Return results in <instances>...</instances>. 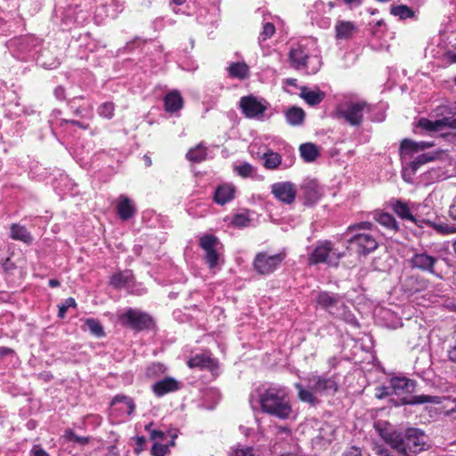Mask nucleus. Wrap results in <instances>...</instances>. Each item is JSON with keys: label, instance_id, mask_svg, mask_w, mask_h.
I'll use <instances>...</instances> for the list:
<instances>
[{"label": "nucleus", "instance_id": "393cba45", "mask_svg": "<svg viewBox=\"0 0 456 456\" xmlns=\"http://www.w3.org/2000/svg\"><path fill=\"white\" fill-rule=\"evenodd\" d=\"M235 190L234 187L229 184L220 185L216 188L214 195V200L216 203L223 206L234 198Z\"/></svg>", "mask_w": 456, "mask_h": 456}, {"label": "nucleus", "instance_id": "864d4df0", "mask_svg": "<svg viewBox=\"0 0 456 456\" xmlns=\"http://www.w3.org/2000/svg\"><path fill=\"white\" fill-rule=\"evenodd\" d=\"M342 456H362V451L359 447L351 446L343 452Z\"/></svg>", "mask_w": 456, "mask_h": 456}, {"label": "nucleus", "instance_id": "e433bc0d", "mask_svg": "<svg viewBox=\"0 0 456 456\" xmlns=\"http://www.w3.org/2000/svg\"><path fill=\"white\" fill-rule=\"evenodd\" d=\"M264 166L267 169H275L281 163V156L274 151H269L264 154Z\"/></svg>", "mask_w": 456, "mask_h": 456}, {"label": "nucleus", "instance_id": "7ed1b4c3", "mask_svg": "<svg viewBox=\"0 0 456 456\" xmlns=\"http://www.w3.org/2000/svg\"><path fill=\"white\" fill-rule=\"evenodd\" d=\"M345 256V252L338 251L330 240L319 243L308 256L309 265L326 263L337 266L339 260Z\"/></svg>", "mask_w": 456, "mask_h": 456}, {"label": "nucleus", "instance_id": "1a4fd4ad", "mask_svg": "<svg viewBox=\"0 0 456 456\" xmlns=\"http://www.w3.org/2000/svg\"><path fill=\"white\" fill-rule=\"evenodd\" d=\"M217 237L212 234H204L200 238L199 245L204 250V259L210 269L217 266L220 254L217 252L216 247L219 245Z\"/></svg>", "mask_w": 456, "mask_h": 456}, {"label": "nucleus", "instance_id": "f257e3e1", "mask_svg": "<svg viewBox=\"0 0 456 456\" xmlns=\"http://www.w3.org/2000/svg\"><path fill=\"white\" fill-rule=\"evenodd\" d=\"M261 411L281 420L289 419L293 414L288 392L281 387H269L258 394Z\"/></svg>", "mask_w": 456, "mask_h": 456}, {"label": "nucleus", "instance_id": "ea45409f", "mask_svg": "<svg viewBox=\"0 0 456 456\" xmlns=\"http://www.w3.org/2000/svg\"><path fill=\"white\" fill-rule=\"evenodd\" d=\"M437 156L438 152L421 154L411 163V167L413 170H416L420 165L435 160Z\"/></svg>", "mask_w": 456, "mask_h": 456}, {"label": "nucleus", "instance_id": "bf43d9fd", "mask_svg": "<svg viewBox=\"0 0 456 456\" xmlns=\"http://www.w3.org/2000/svg\"><path fill=\"white\" fill-rule=\"evenodd\" d=\"M166 434L161 430L152 429L151 431L150 439L151 440H164L166 439Z\"/></svg>", "mask_w": 456, "mask_h": 456}, {"label": "nucleus", "instance_id": "49530a36", "mask_svg": "<svg viewBox=\"0 0 456 456\" xmlns=\"http://www.w3.org/2000/svg\"><path fill=\"white\" fill-rule=\"evenodd\" d=\"M169 452V445H165L159 443H154L151 453L152 456H165Z\"/></svg>", "mask_w": 456, "mask_h": 456}, {"label": "nucleus", "instance_id": "20e7f679", "mask_svg": "<svg viewBox=\"0 0 456 456\" xmlns=\"http://www.w3.org/2000/svg\"><path fill=\"white\" fill-rule=\"evenodd\" d=\"M427 437L418 428H408L401 439V452L405 456H413L426 450Z\"/></svg>", "mask_w": 456, "mask_h": 456}, {"label": "nucleus", "instance_id": "aec40b11", "mask_svg": "<svg viewBox=\"0 0 456 456\" xmlns=\"http://www.w3.org/2000/svg\"><path fill=\"white\" fill-rule=\"evenodd\" d=\"M302 191L307 205L315 204L322 196L321 190L314 181L306 182L302 186Z\"/></svg>", "mask_w": 456, "mask_h": 456}, {"label": "nucleus", "instance_id": "052dcab7", "mask_svg": "<svg viewBox=\"0 0 456 456\" xmlns=\"http://www.w3.org/2000/svg\"><path fill=\"white\" fill-rule=\"evenodd\" d=\"M30 454L31 456H50L49 453L42 449L39 445H34Z\"/></svg>", "mask_w": 456, "mask_h": 456}, {"label": "nucleus", "instance_id": "f03ea898", "mask_svg": "<svg viewBox=\"0 0 456 456\" xmlns=\"http://www.w3.org/2000/svg\"><path fill=\"white\" fill-rule=\"evenodd\" d=\"M119 323L135 332L149 330L154 327L153 318L147 313L138 309L128 308L118 316Z\"/></svg>", "mask_w": 456, "mask_h": 456}, {"label": "nucleus", "instance_id": "c9c22d12", "mask_svg": "<svg viewBox=\"0 0 456 456\" xmlns=\"http://www.w3.org/2000/svg\"><path fill=\"white\" fill-rule=\"evenodd\" d=\"M434 146L433 142H415L411 140L404 139L401 141V150H410L415 152L423 151L428 148H431Z\"/></svg>", "mask_w": 456, "mask_h": 456}, {"label": "nucleus", "instance_id": "79ce46f5", "mask_svg": "<svg viewBox=\"0 0 456 456\" xmlns=\"http://www.w3.org/2000/svg\"><path fill=\"white\" fill-rule=\"evenodd\" d=\"M69 307H77L76 300L73 297H68L63 303L58 305V317L63 319Z\"/></svg>", "mask_w": 456, "mask_h": 456}, {"label": "nucleus", "instance_id": "69168bd1", "mask_svg": "<svg viewBox=\"0 0 456 456\" xmlns=\"http://www.w3.org/2000/svg\"><path fill=\"white\" fill-rule=\"evenodd\" d=\"M14 350L7 346H0V358H4L7 355L13 354Z\"/></svg>", "mask_w": 456, "mask_h": 456}, {"label": "nucleus", "instance_id": "f704fd0d", "mask_svg": "<svg viewBox=\"0 0 456 456\" xmlns=\"http://www.w3.org/2000/svg\"><path fill=\"white\" fill-rule=\"evenodd\" d=\"M85 325L92 335L97 338H102L105 336L104 328L99 320L87 318L85 320Z\"/></svg>", "mask_w": 456, "mask_h": 456}, {"label": "nucleus", "instance_id": "f3484780", "mask_svg": "<svg viewBox=\"0 0 456 456\" xmlns=\"http://www.w3.org/2000/svg\"><path fill=\"white\" fill-rule=\"evenodd\" d=\"M316 303L322 308L332 313V310L340 303V297L335 293L321 291L316 297Z\"/></svg>", "mask_w": 456, "mask_h": 456}, {"label": "nucleus", "instance_id": "774afa93", "mask_svg": "<svg viewBox=\"0 0 456 456\" xmlns=\"http://www.w3.org/2000/svg\"><path fill=\"white\" fill-rule=\"evenodd\" d=\"M126 404L127 405V414L131 415L135 410V404L133 399L130 397Z\"/></svg>", "mask_w": 456, "mask_h": 456}, {"label": "nucleus", "instance_id": "dca6fc26", "mask_svg": "<svg viewBox=\"0 0 456 456\" xmlns=\"http://www.w3.org/2000/svg\"><path fill=\"white\" fill-rule=\"evenodd\" d=\"M180 388L179 382L171 377H167L152 386V391L158 397L166 394L175 392Z\"/></svg>", "mask_w": 456, "mask_h": 456}, {"label": "nucleus", "instance_id": "4be33fe9", "mask_svg": "<svg viewBox=\"0 0 456 456\" xmlns=\"http://www.w3.org/2000/svg\"><path fill=\"white\" fill-rule=\"evenodd\" d=\"M291 65L295 69H302L307 66L308 54L305 48L297 46L290 50L289 54Z\"/></svg>", "mask_w": 456, "mask_h": 456}, {"label": "nucleus", "instance_id": "603ef678", "mask_svg": "<svg viewBox=\"0 0 456 456\" xmlns=\"http://www.w3.org/2000/svg\"><path fill=\"white\" fill-rule=\"evenodd\" d=\"M371 226H372V224L370 222H361V223L348 226L347 232H353L356 229L370 230L371 228Z\"/></svg>", "mask_w": 456, "mask_h": 456}, {"label": "nucleus", "instance_id": "a211bd4d", "mask_svg": "<svg viewBox=\"0 0 456 456\" xmlns=\"http://www.w3.org/2000/svg\"><path fill=\"white\" fill-rule=\"evenodd\" d=\"M357 30V26L354 22L338 20L335 26V37L338 40H346L351 38Z\"/></svg>", "mask_w": 456, "mask_h": 456}, {"label": "nucleus", "instance_id": "ddd939ff", "mask_svg": "<svg viewBox=\"0 0 456 456\" xmlns=\"http://www.w3.org/2000/svg\"><path fill=\"white\" fill-rule=\"evenodd\" d=\"M116 212L120 220L127 221L135 216L137 208L133 200L120 194L116 201Z\"/></svg>", "mask_w": 456, "mask_h": 456}, {"label": "nucleus", "instance_id": "7c9ffc66", "mask_svg": "<svg viewBox=\"0 0 456 456\" xmlns=\"http://www.w3.org/2000/svg\"><path fill=\"white\" fill-rule=\"evenodd\" d=\"M207 147L202 142L189 150L186 158L189 161L200 163L207 159Z\"/></svg>", "mask_w": 456, "mask_h": 456}, {"label": "nucleus", "instance_id": "4468645a", "mask_svg": "<svg viewBox=\"0 0 456 456\" xmlns=\"http://www.w3.org/2000/svg\"><path fill=\"white\" fill-rule=\"evenodd\" d=\"M436 262V257L430 256L426 252L416 253L410 259V264L412 268H417L432 274H436L435 271V265Z\"/></svg>", "mask_w": 456, "mask_h": 456}, {"label": "nucleus", "instance_id": "f8f14e48", "mask_svg": "<svg viewBox=\"0 0 456 456\" xmlns=\"http://www.w3.org/2000/svg\"><path fill=\"white\" fill-rule=\"evenodd\" d=\"M272 193L278 200L289 205L295 201L297 190L292 183L281 182L272 185Z\"/></svg>", "mask_w": 456, "mask_h": 456}, {"label": "nucleus", "instance_id": "b1692460", "mask_svg": "<svg viewBox=\"0 0 456 456\" xmlns=\"http://www.w3.org/2000/svg\"><path fill=\"white\" fill-rule=\"evenodd\" d=\"M10 238L14 240L22 241L25 244H31L33 237L27 228L19 224H12L10 227Z\"/></svg>", "mask_w": 456, "mask_h": 456}, {"label": "nucleus", "instance_id": "bb28decb", "mask_svg": "<svg viewBox=\"0 0 456 456\" xmlns=\"http://www.w3.org/2000/svg\"><path fill=\"white\" fill-rule=\"evenodd\" d=\"M295 388L297 390V397L299 401L303 403H307L312 406H315L319 403V400L314 395V391L309 388H305L301 383H295Z\"/></svg>", "mask_w": 456, "mask_h": 456}, {"label": "nucleus", "instance_id": "2eb2a0df", "mask_svg": "<svg viewBox=\"0 0 456 456\" xmlns=\"http://www.w3.org/2000/svg\"><path fill=\"white\" fill-rule=\"evenodd\" d=\"M164 108L167 113H175L183 109L184 101L178 90H172L163 98Z\"/></svg>", "mask_w": 456, "mask_h": 456}, {"label": "nucleus", "instance_id": "0e129e2a", "mask_svg": "<svg viewBox=\"0 0 456 456\" xmlns=\"http://www.w3.org/2000/svg\"><path fill=\"white\" fill-rule=\"evenodd\" d=\"M449 216L456 221V196L453 198L452 202L449 208Z\"/></svg>", "mask_w": 456, "mask_h": 456}, {"label": "nucleus", "instance_id": "6e6552de", "mask_svg": "<svg viewBox=\"0 0 456 456\" xmlns=\"http://www.w3.org/2000/svg\"><path fill=\"white\" fill-rule=\"evenodd\" d=\"M378 247L375 238L369 233H358L347 240L348 250L354 251L359 256H366Z\"/></svg>", "mask_w": 456, "mask_h": 456}, {"label": "nucleus", "instance_id": "4c0bfd02", "mask_svg": "<svg viewBox=\"0 0 456 456\" xmlns=\"http://www.w3.org/2000/svg\"><path fill=\"white\" fill-rule=\"evenodd\" d=\"M130 280L128 272H118L110 277V284L116 289L125 287Z\"/></svg>", "mask_w": 456, "mask_h": 456}, {"label": "nucleus", "instance_id": "5fc2aeb1", "mask_svg": "<svg viewBox=\"0 0 456 456\" xmlns=\"http://www.w3.org/2000/svg\"><path fill=\"white\" fill-rule=\"evenodd\" d=\"M135 441H136V447L134 448V452L136 454H139L144 449V445L146 444V439L144 436H136Z\"/></svg>", "mask_w": 456, "mask_h": 456}, {"label": "nucleus", "instance_id": "a18cd8bd", "mask_svg": "<svg viewBox=\"0 0 456 456\" xmlns=\"http://www.w3.org/2000/svg\"><path fill=\"white\" fill-rule=\"evenodd\" d=\"M250 219L245 214H236L232 219V224L235 227L242 228L248 225Z\"/></svg>", "mask_w": 456, "mask_h": 456}, {"label": "nucleus", "instance_id": "e2e57ef3", "mask_svg": "<svg viewBox=\"0 0 456 456\" xmlns=\"http://www.w3.org/2000/svg\"><path fill=\"white\" fill-rule=\"evenodd\" d=\"M448 357L452 362H456V338L453 345L448 350Z\"/></svg>", "mask_w": 456, "mask_h": 456}, {"label": "nucleus", "instance_id": "8fccbe9b", "mask_svg": "<svg viewBox=\"0 0 456 456\" xmlns=\"http://www.w3.org/2000/svg\"><path fill=\"white\" fill-rule=\"evenodd\" d=\"M415 381L405 378H401V390L406 391L407 393H412L415 389Z\"/></svg>", "mask_w": 456, "mask_h": 456}, {"label": "nucleus", "instance_id": "3c124183", "mask_svg": "<svg viewBox=\"0 0 456 456\" xmlns=\"http://www.w3.org/2000/svg\"><path fill=\"white\" fill-rule=\"evenodd\" d=\"M67 438L69 440V441H73L75 443H77V444H86L89 443V438L88 437H86V436H78L77 435H76L75 433H73L72 431H70L69 433V435L67 436Z\"/></svg>", "mask_w": 456, "mask_h": 456}, {"label": "nucleus", "instance_id": "39448f33", "mask_svg": "<svg viewBox=\"0 0 456 456\" xmlns=\"http://www.w3.org/2000/svg\"><path fill=\"white\" fill-rule=\"evenodd\" d=\"M286 258L285 252L269 255L267 252H259L253 261L254 270L261 274L267 275L273 273Z\"/></svg>", "mask_w": 456, "mask_h": 456}, {"label": "nucleus", "instance_id": "6ab92c4d", "mask_svg": "<svg viewBox=\"0 0 456 456\" xmlns=\"http://www.w3.org/2000/svg\"><path fill=\"white\" fill-rule=\"evenodd\" d=\"M450 399L449 396H433V395H414L411 397L401 396V404H421L426 403H430L434 404L442 403L443 400Z\"/></svg>", "mask_w": 456, "mask_h": 456}, {"label": "nucleus", "instance_id": "338daca9", "mask_svg": "<svg viewBox=\"0 0 456 456\" xmlns=\"http://www.w3.org/2000/svg\"><path fill=\"white\" fill-rule=\"evenodd\" d=\"M276 428H277L278 434H286V435L291 434L290 428L287 426H277Z\"/></svg>", "mask_w": 456, "mask_h": 456}, {"label": "nucleus", "instance_id": "cd10ccee", "mask_svg": "<svg viewBox=\"0 0 456 456\" xmlns=\"http://www.w3.org/2000/svg\"><path fill=\"white\" fill-rule=\"evenodd\" d=\"M372 216L380 225L387 229L397 230V222L392 215L382 210H375Z\"/></svg>", "mask_w": 456, "mask_h": 456}, {"label": "nucleus", "instance_id": "c85d7f7f", "mask_svg": "<svg viewBox=\"0 0 456 456\" xmlns=\"http://www.w3.org/2000/svg\"><path fill=\"white\" fill-rule=\"evenodd\" d=\"M301 158L305 162H313L320 155L318 147L313 142H305L299 146Z\"/></svg>", "mask_w": 456, "mask_h": 456}, {"label": "nucleus", "instance_id": "58836bf2", "mask_svg": "<svg viewBox=\"0 0 456 456\" xmlns=\"http://www.w3.org/2000/svg\"><path fill=\"white\" fill-rule=\"evenodd\" d=\"M97 112L100 117L111 119L115 115V104L113 102H105L99 105Z\"/></svg>", "mask_w": 456, "mask_h": 456}, {"label": "nucleus", "instance_id": "c03bdc74", "mask_svg": "<svg viewBox=\"0 0 456 456\" xmlns=\"http://www.w3.org/2000/svg\"><path fill=\"white\" fill-rule=\"evenodd\" d=\"M401 219H403L405 221H408V222L419 226L418 219L412 214L410 208L406 204H403L402 202H401Z\"/></svg>", "mask_w": 456, "mask_h": 456}, {"label": "nucleus", "instance_id": "0eeeda50", "mask_svg": "<svg viewBox=\"0 0 456 456\" xmlns=\"http://www.w3.org/2000/svg\"><path fill=\"white\" fill-rule=\"evenodd\" d=\"M419 126L428 132H442L445 127L455 130L446 134H443V135L446 136L450 142L456 143V118H444L442 119L430 120L422 118L419 120Z\"/></svg>", "mask_w": 456, "mask_h": 456}, {"label": "nucleus", "instance_id": "de8ad7c7", "mask_svg": "<svg viewBox=\"0 0 456 456\" xmlns=\"http://www.w3.org/2000/svg\"><path fill=\"white\" fill-rule=\"evenodd\" d=\"M235 171L240 176L247 178L251 176L253 173V167L248 163H243L240 166H237L235 167Z\"/></svg>", "mask_w": 456, "mask_h": 456}, {"label": "nucleus", "instance_id": "72a5a7b5", "mask_svg": "<svg viewBox=\"0 0 456 456\" xmlns=\"http://www.w3.org/2000/svg\"><path fill=\"white\" fill-rule=\"evenodd\" d=\"M427 286L428 281L419 277H411L405 281V290L410 293L424 290Z\"/></svg>", "mask_w": 456, "mask_h": 456}, {"label": "nucleus", "instance_id": "412c9836", "mask_svg": "<svg viewBox=\"0 0 456 456\" xmlns=\"http://www.w3.org/2000/svg\"><path fill=\"white\" fill-rule=\"evenodd\" d=\"M215 365L216 361L206 354H198L187 361V366L191 369H212Z\"/></svg>", "mask_w": 456, "mask_h": 456}, {"label": "nucleus", "instance_id": "2f4dec72", "mask_svg": "<svg viewBox=\"0 0 456 456\" xmlns=\"http://www.w3.org/2000/svg\"><path fill=\"white\" fill-rule=\"evenodd\" d=\"M399 387V378H393L389 386H379L375 388V396L378 399H382L386 396L391 395L396 392Z\"/></svg>", "mask_w": 456, "mask_h": 456}, {"label": "nucleus", "instance_id": "9d476101", "mask_svg": "<svg viewBox=\"0 0 456 456\" xmlns=\"http://www.w3.org/2000/svg\"><path fill=\"white\" fill-rule=\"evenodd\" d=\"M310 387L316 394L334 395L338 391V384L335 377L312 376L308 379Z\"/></svg>", "mask_w": 456, "mask_h": 456}, {"label": "nucleus", "instance_id": "6e6d98bb", "mask_svg": "<svg viewBox=\"0 0 456 456\" xmlns=\"http://www.w3.org/2000/svg\"><path fill=\"white\" fill-rule=\"evenodd\" d=\"M400 15H401V20L405 19V18H412L414 16V12L411 9H410L408 6L401 4Z\"/></svg>", "mask_w": 456, "mask_h": 456}, {"label": "nucleus", "instance_id": "423d86ee", "mask_svg": "<svg viewBox=\"0 0 456 456\" xmlns=\"http://www.w3.org/2000/svg\"><path fill=\"white\" fill-rule=\"evenodd\" d=\"M365 110H370V107L366 102H349L346 110H337L336 117L338 118H344L353 126H359L362 123L363 112Z\"/></svg>", "mask_w": 456, "mask_h": 456}, {"label": "nucleus", "instance_id": "09e8293b", "mask_svg": "<svg viewBox=\"0 0 456 456\" xmlns=\"http://www.w3.org/2000/svg\"><path fill=\"white\" fill-rule=\"evenodd\" d=\"M232 456H255L254 449L250 446L236 448L232 451Z\"/></svg>", "mask_w": 456, "mask_h": 456}, {"label": "nucleus", "instance_id": "c756f323", "mask_svg": "<svg viewBox=\"0 0 456 456\" xmlns=\"http://www.w3.org/2000/svg\"><path fill=\"white\" fill-rule=\"evenodd\" d=\"M377 429L385 443L392 449L399 452V434L390 432L387 428H379V424L377 425Z\"/></svg>", "mask_w": 456, "mask_h": 456}, {"label": "nucleus", "instance_id": "680f3d73", "mask_svg": "<svg viewBox=\"0 0 456 456\" xmlns=\"http://www.w3.org/2000/svg\"><path fill=\"white\" fill-rule=\"evenodd\" d=\"M130 399V397L124 395H118L114 396V398L111 401V404L114 405L118 403H126L127 401Z\"/></svg>", "mask_w": 456, "mask_h": 456}, {"label": "nucleus", "instance_id": "a19ab883", "mask_svg": "<svg viewBox=\"0 0 456 456\" xmlns=\"http://www.w3.org/2000/svg\"><path fill=\"white\" fill-rule=\"evenodd\" d=\"M434 229L443 234H452L456 233V225L450 224L444 222L435 223L433 225Z\"/></svg>", "mask_w": 456, "mask_h": 456}, {"label": "nucleus", "instance_id": "37998d69", "mask_svg": "<svg viewBox=\"0 0 456 456\" xmlns=\"http://www.w3.org/2000/svg\"><path fill=\"white\" fill-rule=\"evenodd\" d=\"M275 30L276 28L273 22H265L259 35V40L265 41L271 38L274 35Z\"/></svg>", "mask_w": 456, "mask_h": 456}, {"label": "nucleus", "instance_id": "5701e85b", "mask_svg": "<svg viewBox=\"0 0 456 456\" xmlns=\"http://www.w3.org/2000/svg\"><path fill=\"white\" fill-rule=\"evenodd\" d=\"M299 96L310 106H316L323 101L325 98V93L319 89L310 90L306 86H302Z\"/></svg>", "mask_w": 456, "mask_h": 456}, {"label": "nucleus", "instance_id": "9b49d317", "mask_svg": "<svg viewBox=\"0 0 456 456\" xmlns=\"http://www.w3.org/2000/svg\"><path fill=\"white\" fill-rule=\"evenodd\" d=\"M240 108L248 118H256L263 116L267 107L252 94L243 96L240 100Z\"/></svg>", "mask_w": 456, "mask_h": 456}, {"label": "nucleus", "instance_id": "a878e982", "mask_svg": "<svg viewBox=\"0 0 456 456\" xmlns=\"http://www.w3.org/2000/svg\"><path fill=\"white\" fill-rule=\"evenodd\" d=\"M285 118L292 126H301L305 119V112L300 107L291 106L285 111Z\"/></svg>", "mask_w": 456, "mask_h": 456}, {"label": "nucleus", "instance_id": "4d7b16f0", "mask_svg": "<svg viewBox=\"0 0 456 456\" xmlns=\"http://www.w3.org/2000/svg\"><path fill=\"white\" fill-rule=\"evenodd\" d=\"M62 123H66V124H71L73 126H76L83 130H87L90 128V125L89 124H84L78 120H75V119H63L62 120Z\"/></svg>", "mask_w": 456, "mask_h": 456}, {"label": "nucleus", "instance_id": "473e14b6", "mask_svg": "<svg viewBox=\"0 0 456 456\" xmlns=\"http://www.w3.org/2000/svg\"><path fill=\"white\" fill-rule=\"evenodd\" d=\"M248 67L244 62H233L228 68L230 77L244 79L248 75Z\"/></svg>", "mask_w": 456, "mask_h": 456}, {"label": "nucleus", "instance_id": "13d9d810", "mask_svg": "<svg viewBox=\"0 0 456 456\" xmlns=\"http://www.w3.org/2000/svg\"><path fill=\"white\" fill-rule=\"evenodd\" d=\"M375 452L378 456H394L391 454L390 450L383 445H377L375 447Z\"/></svg>", "mask_w": 456, "mask_h": 456}]
</instances>
